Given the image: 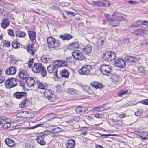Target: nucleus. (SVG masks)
<instances>
[{
	"mask_svg": "<svg viewBox=\"0 0 148 148\" xmlns=\"http://www.w3.org/2000/svg\"><path fill=\"white\" fill-rule=\"evenodd\" d=\"M105 16L107 18V19L110 21L116 22L115 24H112V25L113 27L117 26L118 24V22L120 21H123V15L120 14H117L115 19H113L111 17H110L109 15L108 14H105Z\"/></svg>",
	"mask_w": 148,
	"mask_h": 148,
	"instance_id": "1",
	"label": "nucleus"
},
{
	"mask_svg": "<svg viewBox=\"0 0 148 148\" xmlns=\"http://www.w3.org/2000/svg\"><path fill=\"white\" fill-rule=\"evenodd\" d=\"M99 69L101 73L104 75L109 76L111 74L112 69L111 67L109 65L105 64L102 65Z\"/></svg>",
	"mask_w": 148,
	"mask_h": 148,
	"instance_id": "2",
	"label": "nucleus"
},
{
	"mask_svg": "<svg viewBox=\"0 0 148 148\" xmlns=\"http://www.w3.org/2000/svg\"><path fill=\"white\" fill-rule=\"evenodd\" d=\"M92 70V67L88 65H85L79 69L78 71L82 75H88Z\"/></svg>",
	"mask_w": 148,
	"mask_h": 148,
	"instance_id": "3",
	"label": "nucleus"
},
{
	"mask_svg": "<svg viewBox=\"0 0 148 148\" xmlns=\"http://www.w3.org/2000/svg\"><path fill=\"white\" fill-rule=\"evenodd\" d=\"M48 46L49 47L56 48L59 47L60 44L56 41V39L53 37L50 36L47 39Z\"/></svg>",
	"mask_w": 148,
	"mask_h": 148,
	"instance_id": "4",
	"label": "nucleus"
},
{
	"mask_svg": "<svg viewBox=\"0 0 148 148\" xmlns=\"http://www.w3.org/2000/svg\"><path fill=\"white\" fill-rule=\"evenodd\" d=\"M103 56L104 59L108 61L114 60L116 57V54L114 52L111 51L106 52L103 53Z\"/></svg>",
	"mask_w": 148,
	"mask_h": 148,
	"instance_id": "5",
	"label": "nucleus"
},
{
	"mask_svg": "<svg viewBox=\"0 0 148 148\" xmlns=\"http://www.w3.org/2000/svg\"><path fill=\"white\" fill-rule=\"evenodd\" d=\"M72 55L73 59H77L79 60H83L86 58L82 52L78 50L72 52Z\"/></svg>",
	"mask_w": 148,
	"mask_h": 148,
	"instance_id": "6",
	"label": "nucleus"
},
{
	"mask_svg": "<svg viewBox=\"0 0 148 148\" xmlns=\"http://www.w3.org/2000/svg\"><path fill=\"white\" fill-rule=\"evenodd\" d=\"M5 86L7 88H10L15 87L17 85L16 79L15 78H11L6 80Z\"/></svg>",
	"mask_w": 148,
	"mask_h": 148,
	"instance_id": "7",
	"label": "nucleus"
},
{
	"mask_svg": "<svg viewBox=\"0 0 148 148\" xmlns=\"http://www.w3.org/2000/svg\"><path fill=\"white\" fill-rule=\"evenodd\" d=\"M48 72L50 74H53V76L57 77V67L54 65H50L47 67Z\"/></svg>",
	"mask_w": 148,
	"mask_h": 148,
	"instance_id": "8",
	"label": "nucleus"
},
{
	"mask_svg": "<svg viewBox=\"0 0 148 148\" xmlns=\"http://www.w3.org/2000/svg\"><path fill=\"white\" fill-rule=\"evenodd\" d=\"M46 136L45 135H40L37 136L36 140L38 143L42 145H43L46 144L45 137Z\"/></svg>",
	"mask_w": 148,
	"mask_h": 148,
	"instance_id": "9",
	"label": "nucleus"
},
{
	"mask_svg": "<svg viewBox=\"0 0 148 148\" xmlns=\"http://www.w3.org/2000/svg\"><path fill=\"white\" fill-rule=\"evenodd\" d=\"M20 78L23 80L26 79L29 75L28 71L21 69L19 73Z\"/></svg>",
	"mask_w": 148,
	"mask_h": 148,
	"instance_id": "10",
	"label": "nucleus"
},
{
	"mask_svg": "<svg viewBox=\"0 0 148 148\" xmlns=\"http://www.w3.org/2000/svg\"><path fill=\"white\" fill-rule=\"evenodd\" d=\"M114 65L118 67L122 68L125 67L126 66L125 61L120 58H118L114 62Z\"/></svg>",
	"mask_w": 148,
	"mask_h": 148,
	"instance_id": "11",
	"label": "nucleus"
},
{
	"mask_svg": "<svg viewBox=\"0 0 148 148\" xmlns=\"http://www.w3.org/2000/svg\"><path fill=\"white\" fill-rule=\"evenodd\" d=\"M92 49V47L91 45L89 44L87 45L81 49L85 55L90 54L91 52Z\"/></svg>",
	"mask_w": 148,
	"mask_h": 148,
	"instance_id": "12",
	"label": "nucleus"
},
{
	"mask_svg": "<svg viewBox=\"0 0 148 148\" xmlns=\"http://www.w3.org/2000/svg\"><path fill=\"white\" fill-rule=\"evenodd\" d=\"M42 66H43L41 64L35 63L32 67V70L34 73H39Z\"/></svg>",
	"mask_w": 148,
	"mask_h": 148,
	"instance_id": "13",
	"label": "nucleus"
},
{
	"mask_svg": "<svg viewBox=\"0 0 148 148\" xmlns=\"http://www.w3.org/2000/svg\"><path fill=\"white\" fill-rule=\"evenodd\" d=\"M27 95V93L24 92H17L14 94V96L18 99H20L26 97Z\"/></svg>",
	"mask_w": 148,
	"mask_h": 148,
	"instance_id": "14",
	"label": "nucleus"
},
{
	"mask_svg": "<svg viewBox=\"0 0 148 148\" xmlns=\"http://www.w3.org/2000/svg\"><path fill=\"white\" fill-rule=\"evenodd\" d=\"M16 68L14 67H11L6 69L5 73L7 75H13L16 73Z\"/></svg>",
	"mask_w": 148,
	"mask_h": 148,
	"instance_id": "15",
	"label": "nucleus"
},
{
	"mask_svg": "<svg viewBox=\"0 0 148 148\" xmlns=\"http://www.w3.org/2000/svg\"><path fill=\"white\" fill-rule=\"evenodd\" d=\"M10 21L9 19L7 18L4 19L2 21L1 25L3 29H6L10 25Z\"/></svg>",
	"mask_w": 148,
	"mask_h": 148,
	"instance_id": "16",
	"label": "nucleus"
},
{
	"mask_svg": "<svg viewBox=\"0 0 148 148\" xmlns=\"http://www.w3.org/2000/svg\"><path fill=\"white\" fill-rule=\"evenodd\" d=\"M75 141L73 139L69 140L66 145L67 148H74Z\"/></svg>",
	"mask_w": 148,
	"mask_h": 148,
	"instance_id": "17",
	"label": "nucleus"
},
{
	"mask_svg": "<svg viewBox=\"0 0 148 148\" xmlns=\"http://www.w3.org/2000/svg\"><path fill=\"white\" fill-rule=\"evenodd\" d=\"M26 83L29 87L33 86L35 84V82L34 79L31 77H28L26 80Z\"/></svg>",
	"mask_w": 148,
	"mask_h": 148,
	"instance_id": "18",
	"label": "nucleus"
},
{
	"mask_svg": "<svg viewBox=\"0 0 148 148\" xmlns=\"http://www.w3.org/2000/svg\"><path fill=\"white\" fill-rule=\"evenodd\" d=\"M59 38L63 40H68L71 39L73 38V36L71 35L65 34L60 35Z\"/></svg>",
	"mask_w": 148,
	"mask_h": 148,
	"instance_id": "19",
	"label": "nucleus"
},
{
	"mask_svg": "<svg viewBox=\"0 0 148 148\" xmlns=\"http://www.w3.org/2000/svg\"><path fill=\"white\" fill-rule=\"evenodd\" d=\"M5 142L6 144L10 147H13L15 144L14 142L9 138H6Z\"/></svg>",
	"mask_w": 148,
	"mask_h": 148,
	"instance_id": "20",
	"label": "nucleus"
},
{
	"mask_svg": "<svg viewBox=\"0 0 148 148\" xmlns=\"http://www.w3.org/2000/svg\"><path fill=\"white\" fill-rule=\"evenodd\" d=\"M41 61L44 63H50L52 61L51 58H49L48 56H43L41 58Z\"/></svg>",
	"mask_w": 148,
	"mask_h": 148,
	"instance_id": "21",
	"label": "nucleus"
},
{
	"mask_svg": "<svg viewBox=\"0 0 148 148\" xmlns=\"http://www.w3.org/2000/svg\"><path fill=\"white\" fill-rule=\"evenodd\" d=\"M27 51L30 55H33L35 52V49L33 45L29 44L27 47Z\"/></svg>",
	"mask_w": 148,
	"mask_h": 148,
	"instance_id": "22",
	"label": "nucleus"
},
{
	"mask_svg": "<svg viewBox=\"0 0 148 148\" xmlns=\"http://www.w3.org/2000/svg\"><path fill=\"white\" fill-rule=\"evenodd\" d=\"M79 47V45L78 43L76 42L70 44L69 45V48L70 49L73 50L78 48Z\"/></svg>",
	"mask_w": 148,
	"mask_h": 148,
	"instance_id": "23",
	"label": "nucleus"
},
{
	"mask_svg": "<svg viewBox=\"0 0 148 148\" xmlns=\"http://www.w3.org/2000/svg\"><path fill=\"white\" fill-rule=\"evenodd\" d=\"M125 60L129 62H134L137 61L138 59L133 56H127L125 57Z\"/></svg>",
	"mask_w": 148,
	"mask_h": 148,
	"instance_id": "24",
	"label": "nucleus"
},
{
	"mask_svg": "<svg viewBox=\"0 0 148 148\" xmlns=\"http://www.w3.org/2000/svg\"><path fill=\"white\" fill-rule=\"evenodd\" d=\"M28 34L31 41H33L35 39L36 33L35 32L30 31L28 32Z\"/></svg>",
	"mask_w": 148,
	"mask_h": 148,
	"instance_id": "25",
	"label": "nucleus"
},
{
	"mask_svg": "<svg viewBox=\"0 0 148 148\" xmlns=\"http://www.w3.org/2000/svg\"><path fill=\"white\" fill-rule=\"evenodd\" d=\"M61 76L65 78H68L69 76V73L68 71L65 69L62 70L60 71Z\"/></svg>",
	"mask_w": 148,
	"mask_h": 148,
	"instance_id": "26",
	"label": "nucleus"
},
{
	"mask_svg": "<svg viewBox=\"0 0 148 148\" xmlns=\"http://www.w3.org/2000/svg\"><path fill=\"white\" fill-rule=\"evenodd\" d=\"M91 85L92 86L96 89L101 88L102 87V85L100 83L97 82H95L91 83Z\"/></svg>",
	"mask_w": 148,
	"mask_h": 148,
	"instance_id": "27",
	"label": "nucleus"
},
{
	"mask_svg": "<svg viewBox=\"0 0 148 148\" xmlns=\"http://www.w3.org/2000/svg\"><path fill=\"white\" fill-rule=\"evenodd\" d=\"M58 66L59 67L66 66L67 65V62L64 60H58Z\"/></svg>",
	"mask_w": 148,
	"mask_h": 148,
	"instance_id": "28",
	"label": "nucleus"
},
{
	"mask_svg": "<svg viewBox=\"0 0 148 148\" xmlns=\"http://www.w3.org/2000/svg\"><path fill=\"white\" fill-rule=\"evenodd\" d=\"M52 92V91L50 90L47 89L45 90L44 95L46 98H48L50 95L53 94Z\"/></svg>",
	"mask_w": 148,
	"mask_h": 148,
	"instance_id": "29",
	"label": "nucleus"
},
{
	"mask_svg": "<svg viewBox=\"0 0 148 148\" xmlns=\"http://www.w3.org/2000/svg\"><path fill=\"white\" fill-rule=\"evenodd\" d=\"M43 77H45L47 74V72L46 69L43 66L41 68L39 72Z\"/></svg>",
	"mask_w": 148,
	"mask_h": 148,
	"instance_id": "30",
	"label": "nucleus"
},
{
	"mask_svg": "<svg viewBox=\"0 0 148 148\" xmlns=\"http://www.w3.org/2000/svg\"><path fill=\"white\" fill-rule=\"evenodd\" d=\"M143 29H136L134 31V33L136 36H142L143 34Z\"/></svg>",
	"mask_w": 148,
	"mask_h": 148,
	"instance_id": "31",
	"label": "nucleus"
},
{
	"mask_svg": "<svg viewBox=\"0 0 148 148\" xmlns=\"http://www.w3.org/2000/svg\"><path fill=\"white\" fill-rule=\"evenodd\" d=\"M60 129V130H59L58 131H56L54 132H53L51 134V136L52 137H56L58 136V132H62V130L60 128L57 127V128H55L54 129H53V130H56L57 129Z\"/></svg>",
	"mask_w": 148,
	"mask_h": 148,
	"instance_id": "32",
	"label": "nucleus"
},
{
	"mask_svg": "<svg viewBox=\"0 0 148 148\" xmlns=\"http://www.w3.org/2000/svg\"><path fill=\"white\" fill-rule=\"evenodd\" d=\"M16 35L17 36H18L19 37H24L25 35V32H23L17 31L16 32Z\"/></svg>",
	"mask_w": 148,
	"mask_h": 148,
	"instance_id": "33",
	"label": "nucleus"
},
{
	"mask_svg": "<svg viewBox=\"0 0 148 148\" xmlns=\"http://www.w3.org/2000/svg\"><path fill=\"white\" fill-rule=\"evenodd\" d=\"M42 124H39L35 125L34 126H31L26 127L24 129H25V130H31L34 129L35 128H36L42 126Z\"/></svg>",
	"mask_w": 148,
	"mask_h": 148,
	"instance_id": "34",
	"label": "nucleus"
},
{
	"mask_svg": "<svg viewBox=\"0 0 148 148\" xmlns=\"http://www.w3.org/2000/svg\"><path fill=\"white\" fill-rule=\"evenodd\" d=\"M37 84L38 87L39 88L44 89L45 87V85L39 81H37Z\"/></svg>",
	"mask_w": 148,
	"mask_h": 148,
	"instance_id": "35",
	"label": "nucleus"
},
{
	"mask_svg": "<svg viewBox=\"0 0 148 148\" xmlns=\"http://www.w3.org/2000/svg\"><path fill=\"white\" fill-rule=\"evenodd\" d=\"M111 78L112 79V81L116 82L118 80V77L117 75L115 74H113L111 76Z\"/></svg>",
	"mask_w": 148,
	"mask_h": 148,
	"instance_id": "36",
	"label": "nucleus"
},
{
	"mask_svg": "<svg viewBox=\"0 0 148 148\" xmlns=\"http://www.w3.org/2000/svg\"><path fill=\"white\" fill-rule=\"evenodd\" d=\"M47 99H48L51 101H54L56 99V95L53 94L51 95H50L48 98H46Z\"/></svg>",
	"mask_w": 148,
	"mask_h": 148,
	"instance_id": "37",
	"label": "nucleus"
},
{
	"mask_svg": "<svg viewBox=\"0 0 148 148\" xmlns=\"http://www.w3.org/2000/svg\"><path fill=\"white\" fill-rule=\"evenodd\" d=\"M20 45L19 43H17L16 42H14L12 44V46L14 48H20Z\"/></svg>",
	"mask_w": 148,
	"mask_h": 148,
	"instance_id": "38",
	"label": "nucleus"
},
{
	"mask_svg": "<svg viewBox=\"0 0 148 148\" xmlns=\"http://www.w3.org/2000/svg\"><path fill=\"white\" fill-rule=\"evenodd\" d=\"M66 92L68 93L73 95H75L77 92L76 90L73 88L68 89Z\"/></svg>",
	"mask_w": 148,
	"mask_h": 148,
	"instance_id": "39",
	"label": "nucleus"
},
{
	"mask_svg": "<svg viewBox=\"0 0 148 148\" xmlns=\"http://www.w3.org/2000/svg\"><path fill=\"white\" fill-rule=\"evenodd\" d=\"M97 5L99 6H104L108 7L109 5L108 2H107V4H105V3L99 2L97 1Z\"/></svg>",
	"mask_w": 148,
	"mask_h": 148,
	"instance_id": "40",
	"label": "nucleus"
},
{
	"mask_svg": "<svg viewBox=\"0 0 148 148\" xmlns=\"http://www.w3.org/2000/svg\"><path fill=\"white\" fill-rule=\"evenodd\" d=\"M143 110L141 109L138 110L135 113V114L137 116H139L143 112Z\"/></svg>",
	"mask_w": 148,
	"mask_h": 148,
	"instance_id": "41",
	"label": "nucleus"
},
{
	"mask_svg": "<svg viewBox=\"0 0 148 148\" xmlns=\"http://www.w3.org/2000/svg\"><path fill=\"white\" fill-rule=\"evenodd\" d=\"M10 124L9 123L5 122V123L3 125V127L5 129H7L10 127Z\"/></svg>",
	"mask_w": 148,
	"mask_h": 148,
	"instance_id": "42",
	"label": "nucleus"
},
{
	"mask_svg": "<svg viewBox=\"0 0 148 148\" xmlns=\"http://www.w3.org/2000/svg\"><path fill=\"white\" fill-rule=\"evenodd\" d=\"M128 92V90H122L121 92L119 94L118 96H122L123 95L125 94H127Z\"/></svg>",
	"mask_w": 148,
	"mask_h": 148,
	"instance_id": "43",
	"label": "nucleus"
},
{
	"mask_svg": "<svg viewBox=\"0 0 148 148\" xmlns=\"http://www.w3.org/2000/svg\"><path fill=\"white\" fill-rule=\"evenodd\" d=\"M3 45L4 46L9 47L10 46L9 42L8 40H5L3 41Z\"/></svg>",
	"mask_w": 148,
	"mask_h": 148,
	"instance_id": "44",
	"label": "nucleus"
},
{
	"mask_svg": "<svg viewBox=\"0 0 148 148\" xmlns=\"http://www.w3.org/2000/svg\"><path fill=\"white\" fill-rule=\"evenodd\" d=\"M34 59L33 58H30L29 59V61L28 62V66L29 67H31L33 64Z\"/></svg>",
	"mask_w": 148,
	"mask_h": 148,
	"instance_id": "45",
	"label": "nucleus"
},
{
	"mask_svg": "<svg viewBox=\"0 0 148 148\" xmlns=\"http://www.w3.org/2000/svg\"><path fill=\"white\" fill-rule=\"evenodd\" d=\"M119 135L118 134H103L102 135V136H104L105 137H107L110 136H119Z\"/></svg>",
	"mask_w": 148,
	"mask_h": 148,
	"instance_id": "46",
	"label": "nucleus"
},
{
	"mask_svg": "<svg viewBox=\"0 0 148 148\" xmlns=\"http://www.w3.org/2000/svg\"><path fill=\"white\" fill-rule=\"evenodd\" d=\"M26 98H25V100L24 101L22 102L19 105V106L20 108H24L25 106V104H26Z\"/></svg>",
	"mask_w": 148,
	"mask_h": 148,
	"instance_id": "47",
	"label": "nucleus"
},
{
	"mask_svg": "<svg viewBox=\"0 0 148 148\" xmlns=\"http://www.w3.org/2000/svg\"><path fill=\"white\" fill-rule=\"evenodd\" d=\"M25 147L26 148H35L34 146L31 145L30 144L26 143Z\"/></svg>",
	"mask_w": 148,
	"mask_h": 148,
	"instance_id": "48",
	"label": "nucleus"
},
{
	"mask_svg": "<svg viewBox=\"0 0 148 148\" xmlns=\"http://www.w3.org/2000/svg\"><path fill=\"white\" fill-rule=\"evenodd\" d=\"M140 103L145 105H148V99L141 100Z\"/></svg>",
	"mask_w": 148,
	"mask_h": 148,
	"instance_id": "49",
	"label": "nucleus"
},
{
	"mask_svg": "<svg viewBox=\"0 0 148 148\" xmlns=\"http://www.w3.org/2000/svg\"><path fill=\"white\" fill-rule=\"evenodd\" d=\"M6 121H5V118L2 117L0 118V125H2L4 124Z\"/></svg>",
	"mask_w": 148,
	"mask_h": 148,
	"instance_id": "50",
	"label": "nucleus"
},
{
	"mask_svg": "<svg viewBox=\"0 0 148 148\" xmlns=\"http://www.w3.org/2000/svg\"><path fill=\"white\" fill-rule=\"evenodd\" d=\"M95 117L99 118H102L103 117V115L100 113H97L95 114Z\"/></svg>",
	"mask_w": 148,
	"mask_h": 148,
	"instance_id": "51",
	"label": "nucleus"
},
{
	"mask_svg": "<svg viewBox=\"0 0 148 148\" xmlns=\"http://www.w3.org/2000/svg\"><path fill=\"white\" fill-rule=\"evenodd\" d=\"M143 34H145L148 36V29L147 28H144L143 29Z\"/></svg>",
	"mask_w": 148,
	"mask_h": 148,
	"instance_id": "52",
	"label": "nucleus"
},
{
	"mask_svg": "<svg viewBox=\"0 0 148 148\" xmlns=\"http://www.w3.org/2000/svg\"><path fill=\"white\" fill-rule=\"evenodd\" d=\"M8 32L9 35L12 36H14V34L12 30L11 29H9L8 30Z\"/></svg>",
	"mask_w": 148,
	"mask_h": 148,
	"instance_id": "53",
	"label": "nucleus"
},
{
	"mask_svg": "<svg viewBox=\"0 0 148 148\" xmlns=\"http://www.w3.org/2000/svg\"><path fill=\"white\" fill-rule=\"evenodd\" d=\"M130 27H139V25L135 24V22L134 23L130 25Z\"/></svg>",
	"mask_w": 148,
	"mask_h": 148,
	"instance_id": "54",
	"label": "nucleus"
},
{
	"mask_svg": "<svg viewBox=\"0 0 148 148\" xmlns=\"http://www.w3.org/2000/svg\"><path fill=\"white\" fill-rule=\"evenodd\" d=\"M5 80V78L4 77H3L0 75V83L3 82Z\"/></svg>",
	"mask_w": 148,
	"mask_h": 148,
	"instance_id": "55",
	"label": "nucleus"
},
{
	"mask_svg": "<svg viewBox=\"0 0 148 148\" xmlns=\"http://www.w3.org/2000/svg\"><path fill=\"white\" fill-rule=\"evenodd\" d=\"M97 1H91L90 2V4L93 5H97Z\"/></svg>",
	"mask_w": 148,
	"mask_h": 148,
	"instance_id": "56",
	"label": "nucleus"
},
{
	"mask_svg": "<svg viewBox=\"0 0 148 148\" xmlns=\"http://www.w3.org/2000/svg\"><path fill=\"white\" fill-rule=\"evenodd\" d=\"M142 25L148 26V21L144 20L142 21Z\"/></svg>",
	"mask_w": 148,
	"mask_h": 148,
	"instance_id": "57",
	"label": "nucleus"
},
{
	"mask_svg": "<svg viewBox=\"0 0 148 148\" xmlns=\"http://www.w3.org/2000/svg\"><path fill=\"white\" fill-rule=\"evenodd\" d=\"M66 13L69 15H71L73 16H74L76 14L75 13L67 11Z\"/></svg>",
	"mask_w": 148,
	"mask_h": 148,
	"instance_id": "58",
	"label": "nucleus"
},
{
	"mask_svg": "<svg viewBox=\"0 0 148 148\" xmlns=\"http://www.w3.org/2000/svg\"><path fill=\"white\" fill-rule=\"evenodd\" d=\"M119 117L121 118H124L127 116L125 114H119L118 115Z\"/></svg>",
	"mask_w": 148,
	"mask_h": 148,
	"instance_id": "59",
	"label": "nucleus"
},
{
	"mask_svg": "<svg viewBox=\"0 0 148 148\" xmlns=\"http://www.w3.org/2000/svg\"><path fill=\"white\" fill-rule=\"evenodd\" d=\"M135 24H139V26L141 25H142V22L140 20H138L137 21L135 22Z\"/></svg>",
	"mask_w": 148,
	"mask_h": 148,
	"instance_id": "60",
	"label": "nucleus"
},
{
	"mask_svg": "<svg viewBox=\"0 0 148 148\" xmlns=\"http://www.w3.org/2000/svg\"><path fill=\"white\" fill-rule=\"evenodd\" d=\"M83 109L82 108V107L79 106L77 108V110L78 112H81L83 111Z\"/></svg>",
	"mask_w": 148,
	"mask_h": 148,
	"instance_id": "61",
	"label": "nucleus"
},
{
	"mask_svg": "<svg viewBox=\"0 0 148 148\" xmlns=\"http://www.w3.org/2000/svg\"><path fill=\"white\" fill-rule=\"evenodd\" d=\"M93 111L95 112H96V111H98V112L100 111V107L95 108H94V109H93Z\"/></svg>",
	"mask_w": 148,
	"mask_h": 148,
	"instance_id": "62",
	"label": "nucleus"
},
{
	"mask_svg": "<svg viewBox=\"0 0 148 148\" xmlns=\"http://www.w3.org/2000/svg\"><path fill=\"white\" fill-rule=\"evenodd\" d=\"M128 3L131 4H136L137 2L131 1H128Z\"/></svg>",
	"mask_w": 148,
	"mask_h": 148,
	"instance_id": "63",
	"label": "nucleus"
},
{
	"mask_svg": "<svg viewBox=\"0 0 148 148\" xmlns=\"http://www.w3.org/2000/svg\"><path fill=\"white\" fill-rule=\"evenodd\" d=\"M20 85L24 87L25 86V83L22 82H20Z\"/></svg>",
	"mask_w": 148,
	"mask_h": 148,
	"instance_id": "64",
	"label": "nucleus"
}]
</instances>
